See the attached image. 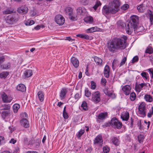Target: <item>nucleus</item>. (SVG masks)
I'll return each instance as SVG.
<instances>
[{
    "mask_svg": "<svg viewBox=\"0 0 153 153\" xmlns=\"http://www.w3.org/2000/svg\"><path fill=\"white\" fill-rule=\"evenodd\" d=\"M127 37L123 35L120 37L113 39L108 43V47L111 51H113L115 49L120 48L124 49L126 47V41Z\"/></svg>",
    "mask_w": 153,
    "mask_h": 153,
    "instance_id": "nucleus-1",
    "label": "nucleus"
},
{
    "mask_svg": "<svg viewBox=\"0 0 153 153\" xmlns=\"http://www.w3.org/2000/svg\"><path fill=\"white\" fill-rule=\"evenodd\" d=\"M120 3L118 0H114L111 2L108 6H105L102 8V13L105 15L109 13H115L119 10Z\"/></svg>",
    "mask_w": 153,
    "mask_h": 153,
    "instance_id": "nucleus-2",
    "label": "nucleus"
},
{
    "mask_svg": "<svg viewBox=\"0 0 153 153\" xmlns=\"http://www.w3.org/2000/svg\"><path fill=\"white\" fill-rule=\"evenodd\" d=\"M7 23L9 24H13L17 22L19 19V17L18 14L13 15H10L5 18Z\"/></svg>",
    "mask_w": 153,
    "mask_h": 153,
    "instance_id": "nucleus-3",
    "label": "nucleus"
},
{
    "mask_svg": "<svg viewBox=\"0 0 153 153\" xmlns=\"http://www.w3.org/2000/svg\"><path fill=\"white\" fill-rule=\"evenodd\" d=\"M66 14L69 16V18L71 20L75 21L77 19L76 15L73 14V9L70 7H66L65 10Z\"/></svg>",
    "mask_w": 153,
    "mask_h": 153,
    "instance_id": "nucleus-4",
    "label": "nucleus"
},
{
    "mask_svg": "<svg viewBox=\"0 0 153 153\" xmlns=\"http://www.w3.org/2000/svg\"><path fill=\"white\" fill-rule=\"evenodd\" d=\"M146 104L144 102H142L138 107V114L140 117H144L146 114L145 111Z\"/></svg>",
    "mask_w": 153,
    "mask_h": 153,
    "instance_id": "nucleus-5",
    "label": "nucleus"
},
{
    "mask_svg": "<svg viewBox=\"0 0 153 153\" xmlns=\"http://www.w3.org/2000/svg\"><path fill=\"white\" fill-rule=\"evenodd\" d=\"M111 124L112 127L118 129L120 128L122 126V123L116 118H113L111 122Z\"/></svg>",
    "mask_w": 153,
    "mask_h": 153,
    "instance_id": "nucleus-6",
    "label": "nucleus"
},
{
    "mask_svg": "<svg viewBox=\"0 0 153 153\" xmlns=\"http://www.w3.org/2000/svg\"><path fill=\"white\" fill-rule=\"evenodd\" d=\"M91 100L95 103L99 102L100 101V94L99 91H96L92 93Z\"/></svg>",
    "mask_w": 153,
    "mask_h": 153,
    "instance_id": "nucleus-7",
    "label": "nucleus"
},
{
    "mask_svg": "<svg viewBox=\"0 0 153 153\" xmlns=\"http://www.w3.org/2000/svg\"><path fill=\"white\" fill-rule=\"evenodd\" d=\"M55 21L58 25H62L64 23L65 19L64 17L62 15H57L55 17Z\"/></svg>",
    "mask_w": 153,
    "mask_h": 153,
    "instance_id": "nucleus-8",
    "label": "nucleus"
},
{
    "mask_svg": "<svg viewBox=\"0 0 153 153\" xmlns=\"http://www.w3.org/2000/svg\"><path fill=\"white\" fill-rule=\"evenodd\" d=\"M136 27V25L133 24L132 22H129L126 27V33L129 34H131L133 32V30H134Z\"/></svg>",
    "mask_w": 153,
    "mask_h": 153,
    "instance_id": "nucleus-9",
    "label": "nucleus"
},
{
    "mask_svg": "<svg viewBox=\"0 0 153 153\" xmlns=\"http://www.w3.org/2000/svg\"><path fill=\"white\" fill-rule=\"evenodd\" d=\"M103 142L102 135L100 134L97 136L94 139V144L101 146L103 144Z\"/></svg>",
    "mask_w": 153,
    "mask_h": 153,
    "instance_id": "nucleus-10",
    "label": "nucleus"
},
{
    "mask_svg": "<svg viewBox=\"0 0 153 153\" xmlns=\"http://www.w3.org/2000/svg\"><path fill=\"white\" fill-rule=\"evenodd\" d=\"M146 85V84L144 83L140 84L136 83L135 86V90L137 93H139Z\"/></svg>",
    "mask_w": 153,
    "mask_h": 153,
    "instance_id": "nucleus-11",
    "label": "nucleus"
},
{
    "mask_svg": "<svg viewBox=\"0 0 153 153\" xmlns=\"http://www.w3.org/2000/svg\"><path fill=\"white\" fill-rule=\"evenodd\" d=\"M1 96L2 100L4 102H10L12 100V97H8L7 95L4 92L2 93Z\"/></svg>",
    "mask_w": 153,
    "mask_h": 153,
    "instance_id": "nucleus-12",
    "label": "nucleus"
},
{
    "mask_svg": "<svg viewBox=\"0 0 153 153\" xmlns=\"http://www.w3.org/2000/svg\"><path fill=\"white\" fill-rule=\"evenodd\" d=\"M137 10L139 12L143 13L147 9V6L144 3L138 5L137 7Z\"/></svg>",
    "mask_w": 153,
    "mask_h": 153,
    "instance_id": "nucleus-13",
    "label": "nucleus"
},
{
    "mask_svg": "<svg viewBox=\"0 0 153 153\" xmlns=\"http://www.w3.org/2000/svg\"><path fill=\"white\" fill-rule=\"evenodd\" d=\"M102 30L97 27H94L89 28L85 30V31L87 33H92L96 31L101 32Z\"/></svg>",
    "mask_w": 153,
    "mask_h": 153,
    "instance_id": "nucleus-14",
    "label": "nucleus"
},
{
    "mask_svg": "<svg viewBox=\"0 0 153 153\" xmlns=\"http://www.w3.org/2000/svg\"><path fill=\"white\" fill-rule=\"evenodd\" d=\"M76 13L78 15L83 16L85 14L86 10L84 7H79L76 10Z\"/></svg>",
    "mask_w": 153,
    "mask_h": 153,
    "instance_id": "nucleus-15",
    "label": "nucleus"
},
{
    "mask_svg": "<svg viewBox=\"0 0 153 153\" xmlns=\"http://www.w3.org/2000/svg\"><path fill=\"white\" fill-rule=\"evenodd\" d=\"M28 11V9L25 5L22 6L18 8L17 11L21 14H25Z\"/></svg>",
    "mask_w": 153,
    "mask_h": 153,
    "instance_id": "nucleus-16",
    "label": "nucleus"
},
{
    "mask_svg": "<svg viewBox=\"0 0 153 153\" xmlns=\"http://www.w3.org/2000/svg\"><path fill=\"white\" fill-rule=\"evenodd\" d=\"M21 125L25 128H27L29 127V122L27 119L23 118L20 120Z\"/></svg>",
    "mask_w": 153,
    "mask_h": 153,
    "instance_id": "nucleus-17",
    "label": "nucleus"
},
{
    "mask_svg": "<svg viewBox=\"0 0 153 153\" xmlns=\"http://www.w3.org/2000/svg\"><path fill=\"white\" fill-rule=\"evenodd\" d=\"M131 87L128 85H126L122 88V90L124 93L126 95H128L130 93Z\"/></svg>",
    "mask_w": 153,
    "mask_h": 153,
    "instance_id": "nucleus-18",
    "label": "nucleus"
},
{
    "mask_svg": "<svg viewBox=\"0 0 153 153\" xmlns=\"http://www.w3.org/2000/svg\"><path fill=\"white\" fill-rule=\"evenodd\" d=\"M129 114L126 111L123 112L121 115V117L123 120L125 121H127L129 119Z\"/></svg>",
    "mask_w": 153,
    "mask_h": 153,
    "instance_id": "nucleus-19",
    "label": "nucleus"
},
{
    "mask_svg": "<svg viewBox=\"0 0 153 153\" xmlns=\"http://www.w3.org/2000/svg\"><path fill=\"white\" fill-rule=\"evenodd\" d=\"M67 92V89L66 88H64L62 89L59 94L61 100H62L64 99Z\"/></svg>",
    "mask_w": 153,
    "mask_h": 153,
    "instance_id": "nucleus-20",
    "label": "nucleus"
},
{
    "mask_svg": "<svg viewBox=\"0 0 153 153\" xmlns=\"http://www.w3.org/2000/svg\"><path fill=\"white\" fill-rule=\"evenodd\" d=\"M71 62L73 66L76 68H77L79 65V61L75 57H72L71 59Z\"/></svg>",
    "mask_w": 153,
    "mask_h": 153,
    "instance_id": "nucleus-21",
    "label": "nucleus"
},
{
    "mask_svg": "<svg viewBox=\"0 0 153 153\" xmlns=\"http://www.w3.org/2000/svg\"><path fill=\"white\" fill-rule=\"evenodd\" d=\"M130 19L132 20L133 24L137 26L138 22V17L136 15H134L130 17Z\"/></svg>",
    "mask_w": 153,
    "mask_h": 153,
    "instance_id": "nucleus-22",
    "label": "nucleus"
},
{
    "mask_svg": "<svg viewBox=\"0 0 153 153\" xmlns=\"http://www.w3.org/2000/svg\"><path fill=\"white\" fill-rule=\"evenodd\" d=\"M110 72V68L109 66L106 65L105 67L104 71V74L105 77H108Z\"/></svg>",
    "mask_w": 153,
    "mask_h": 153,
    "instance_id": "nucleus-23",
    "label": "nucleus"
},
{
    "mask_svg": "<svg viewBox=\"0 0 153 153\" xmlns=\"http://www.w3.org/2000/svg\"><path fill=\"white\" fill-rule=\"evenodd\" d=\"M144 98L146 101L149 102H151L153 101L152 97L149 94H145Z\"/></svg>",
    "mask_w": 153,
    "mask_h": 153,
    "instance_id": "nucleus-24",
    "label": "nucleus"
},
{
    "mask_svg": "<svg viewBox=\"0 0 153 153\" xmlns=\"http://www.w3.org/2000/svg\"><path fill=\"white\" fill-rule=\"evenodd\" d=\"M94 60L97 65H102V61L101 58L97 56H95L94 57Z\"/></svg>",
    "mask_w": 153,
    "mask_h": 153,
    "instance_id": "nucleus-25",
    "label": "nucleus"
},
{
    "mask_svg": "<svg viewBox=\"0 0 153 153\" xmlns=\"http://www.w3.org/2000/svg\"><path fill=\"white\" fill-rule=\"evenodd\" d=\"M16 89L22 92H24L26 91V88L25 86L22 84H19L16 87Z\"/></svg>",
    "mask_w": 153,
    "mask_h": 153,
    "instance_id": "nucleus-26",
    "label": "nucleus"
},
{
    "mask_svg": "<svg viewBox=\"0 0 153 153\" xmlns=\"http://www.w3.org/2000/svg\"><path fill=\"white\" fill-rule=\"evenodd\" d=\"M84 21L86 23L91 24L93 21V18L91 16H87L84 19Z\"/></svg>",
    "mask_w": 153,
    "mask_h": 153,
    "instance_id": "nucleus-27",
    "label": "nucleus"
},
{
    "mask_svg": "<svg viewBox=\"0 0 153 153\" xmlns=\"http://www.w3.org/2000/svg\"><path fill=\"white\" fill-rule=\"evenodd\" d=\"M147 15L150 18V20L151 24H153V12L149 10H147Z\"/></svg>",
    "mask_w": 153,
    "mask_h": 153,
    "instance_id": "nucleus-28",
    "label": "nucleus"
},
{
    "mask_svg": "<svg viewBox=\"0 0 153 153\" xmlns=\"http://www.w3.org/2000/svg\"><path fill=\"white\" fill-rule=\"evenodd\" d=\"M144 30V27L142 25H139L137 27L136 26V27L134 29L135 32H143Z\"/></svg>",
    "mask_w": 153,
    "mask_h": 153,
    "instance_id": "nucleus-29",
    "label": "nucleus"
},
{
    "mask_svg": "<svg viewBox=\"0 0 153 153\" xmlns=\"http://www.w3.org/2000/svg\"><path fill=\"white\" fill-rule=\"evenodd\" d=\"M117 27L119 29L124 28L126 26L125 24L121 21H118L117 23Z\"/></svg>",
    "mask_w": 153,
    "mask_h": 153,
    "instance_id": "nucleus-30",
    "label": "nucleus"
},
{
    "mask_svg": "<svg viewBox=\"0 0 153 153\" xmlns=\"http://www.w3.org/2000/svg\"><path fill=\"white\" fill-rule=\"evenodd\" d=\"M107 116V113H102L99 114L97 117L99 119L102 120L105 119Z\"/></svg>",
    "mask_w": 153,
    "mask_h": 153,
    "instance_id": "nucleus-31",
    "label": "nucleus"
},
{
    "mask_svg": "<svg viewBox=\"0 0 153 153\" xmlns=\"http://www.w3.org/2000/svg\"><path fill=\"white\" fill-rule=\"evenodd\" d=\"M76 36L82 39H89V36L87 34L84 33L77 34L76 35Z\"/></svg>",
    "mask_w": 153,
    "mask_h": 153,
    "instance_id": "nucleus-32",
    "label": "nucleus"
},
{
    "mask_svg": "<svg viewBox=\"0 0 153 153\" xmlns=\"http://www.w3.org/2000/svg\"><path fill=\"white\" fill-rule=\"evenodd\" d=\"M13 10L11 8H8L4 10L3 12L4 14H8L13 13Z\"/></svg>",
    "mask_w": 153,
    "mask_h": 153,
    "instance_id": "nucleus-33",
    "label": "nucleus"
},
{
    "mask_svg": "<svg viewBox=\"0 0 153 153\" xmlns=\"http://www.w3.org/2000/svg\"><path fill=\"white\" fill-rule=\"evenodd\" d=\"M104 92L106 95L112 98H114L116 97V95L112 92L108 91L105 90Z\"/></svg>",
    "mask_w": 153,
    "mask_h": 153,
    "instance_id": "nucleus-34",
    "label": "nucleus"
},
{
    "mask_svg": "<svg viewBox=\"0 0 153 153\" xmlns=\"http://www.w3.org/2000/svg\"><path fill=\"white\" fill-rule=\"evenodd\" d=\"M33 74L31 70H27L24 73L25 76L27 77H29L31 76Z\"/></svg>",
    "mask_w": 153,
    "mask_h": 153,
    "instance_id": "nucleus-35",
    "label": "nucleus"
},
{
    "mask_svg": "<svg viewBox=\"0 0 153 153\" xmlns=\"http://www.w3.org/2000/svg\"><path fill=\"white\" fill-rule=\"evenodd\" d=\"M112 142L115 145L117 146L119 145V140L116 138L113 137L111 139Z\"/></svg>",
    "mask_w": 153,
    "mask_h": 153,
    "instance_id": "nucleus-36",
    "label": "nucleus"
},
{
    "mask_svg": "<svg viewBox=\"0 0 153 153\" xmlns=\"http://www.w3.org/2000/svg\"><path fill=\"white\" fill-rule=\"evenodd\" d=\"M9 113V111L8 110L3 111L1 112V116L2 118H4L8 115Z\"/></svg>",
    "mask_w": 153,
    "mask_h": 153,
    "instance_id": "nucleus-37",
    "label": "nucleus"
},
{
    "mask_svg": "<svg viewBox=\"0 0 153 153\" xmlns=\"http://www.w3.org/2000/svg\"><path fill=\"white\" fill-rule=\"evenodd\" d=\"M119 65L118 61L117 60H114L112 63L113 69L114 70Z\"/></svg>",
    "mask_w": 153,
    "mask_h": 153,
    "instance_id": "nucleus-38",
    "label": "nucleus"
},
{
    "mask_svg": "<svg viewBox=\"0 0 153 153\" xmlns=\"http://www.w3.org/2000/svg\"><path fill=\"white\" fill-rule=\"evenodd\" d=\"M20 106L17 103L13 105V111L15 113L17 112L18 110L20 108Z\"/></svg>",
    "mask_w": 153,
    "mask_h": 153,
    "instance_id": "nucleus-39",
    "label": "nucleus"
},
{
    "mask_svg": "<svg viewBox=\"0 0 153 153\" xmlns=\"http://www.w3.org/2000/svg\"><path fill=\"white\" fill-rule=\"evenodd\" d=\"M39 98L41 102H42L44 100V96L42 92L39 91L38 93Z\"/></svg>",
    "mask_w": 153,
    "mask_h": 153,
    "instance_id": "nucleus-40",
    "label": "nucleus"
},
{
    "mask_svg": "<svg viewBox=\"0 0 153 153\" xmlns=\"http://www.w3.org/2000/svg\"><path fill=\"white\" fill-rule=\"evenodd\" d=\"M9 72L7 71L3 72L0 74V78H6L9 74Z\"/></svg>",
    "mask_w": 153,
    "mask_h": 153,
    "instance_id": "nucleus-41",
    "label": "nucleus"
},
{
    "mask_svg": "<svg viewBox=\"0 0 153 153\" xmlns=\"http://www.w3.org/2000/svg\"><path fill=\"white\" fill-rule=\"evenodd\" d=\"M81 108L84 110H86L87 109L88 107L87 104L85 101H83L81 105Z\"/></svg>",
    "mask_w": 153,
    "mask_h": 153,
    "instance_id": "nucleus-42",
    "label": "nucleus"
},
{
    "mask_svg": "<svg viewBox=\"0 0 153 153\" xmlns=\"http://www.w3.org/2000/svg\"><path fill=\"white\" fill-rule=\"evenodd\" d=\"M129 7V5L128 4H124L122 6L121 9L122 11H125L127 10Z\"/></svg>",
    "mask_w": 153,
    "mask_h": 153,
    "instance_id": "nucleus-43",
    "label": "nucleus"
},
{
    "mask_svg": "<svg viewBox=\"0 0 153 153\" xmlns=\"http://www.w3.org/2000/svg\"><path fill=\"white\" fill-rule=\"evenodd\" d=\"M146 52L149 54L152 53L153 52V49L150 46H149L147 48Z\"/></svg>",
    "mask_w": 153,
    "mask_h": 153,
    "instance_id": "nucleus-44",
    "label": "nucleus"
},
{
    "mask_svg": "<svg viewBox=\"0 0 153 153\" xmlns=\"http://www.w3.org/2000/svg\"><path fill=\"white\" fill-rule=\"evenodd\" d=\"M85 131L84 129H81L76 134V136L78 138H80L81 136L84 133Z\"/></svg>",
    "mask_w": 153,
    "mask_h": 153,
    "instance_id": "nucleus-45",
    "label": "nucleus"
},
{
    "mask_svg": "<svg viewBox=\"0 0 153 153\" xmlns=\"http://www.w3.org/2000/svg\"><path fill=\"white\" fill-rule=\"evenodd\" d=\"M110 150L109 147L107 146H104L103 148V153H108Z\"/></svg>",
    "mask_w": 153,
    "mask_h": 153,
    "instance_id": "nucleus-46",
    "label": "nucleus"
},
{
    "mask_svg": "<svg viewBox=\"0 0 153 153\" xmlns=\"http://www.w3.org/2000/svg\"><path fill=\"white\" fill-rule=\"evenodd\" d=\"M41 143V140L39 139H36L35 140L34 144L36 146V147L37 148L39 147V144Z\"/></svg>",
    "mask_w": 153,
    "mask_h": 153,
    "instance_id": "nucleus-47",
    "label": "nucleus"
},
{
    "mask_svg": "<svg viewBox=\"0 0 153 153\" xmlns=\"http://www.w3.org/2000/svg\"><path fill=\"white\" fill-rule=\"evenodd\" d=\"M141 75L144 79H147L148 78V74L146 72H142L141 73Z\"/></svg>",
    "mask_w": 153,
    "mask_h": 153,
    "instance_id": "nucleus-48",
    "label": "nucleus"
},
{
    "mask_svg": "<svg viewBox=\"0 0 153 153\" xmlns=\"http://www.w3.org/2000/svg\"><path fill=\"white\" fill-rule=\"evenodd\" d=\"M1 67L3 69H8L10 67V64L9 63H7L6 64L1 65Z\"/></svg>",
    "mask_w": 153,
    "mask_h": 153,
    "instance_id": "nucleus-49",
    "label": "nucleus"
},
{
    "mask_svg": "<svg viewBox=\"0 0 153 153\" xmlns=\"http://www.w3.org/2000/svg\"><path fill=\"white\" fill-rule=\"evenodd\" d=\"M34 23V22L32 20H28L25 22V24L26 25H31Z\"/></svg>",
    "mask_w": 153,
    "mask_h": 153,
    "instance_id": "nucleus-50",
    "label": "nucleus"
},
{
    "mask_svg": "<svg viewBox=\"0 0 153 153\" xmlns=\"http://www.w3.org/2000/svg\"><path fill=\"white\" fill-rule=\"evenodd\" d=\"M81 92H79L78 93H76L74 95V98L76 100H78L79 98L81 97Z\"/></svg>",
    "mask_w": 153,
    "mask_h": 153,
    "instance_id": "nucleus-51",
    "label": "nucleus"
},
{
    "mask_svg": "<svg viewBox=\"0 0 153 153\" xmlns=\"http://www.w3.org/2000/svg\"><path fill=\"white\" fill-rule=\"evenodd\" d=\"M136 97V94L134 93H131L130 94V99L132 101H134L135 100Z\"/></svg>",
    "mask_w": 153,
    "mask_h": 153,
    "instance_id": "nucleus-52",
    "label": "nucleus"
},
{
    "mask_svg": "<svg viewBox=\"0 0 153 153\" xmlns=\"http://www.w3.org/2000/svg\"><path fill=\"white\" fill-rule=\"evenodd\" d=\"M2 107L3 108L2 109L4 110H8L10 108V106L9 104H4L2 105Z\"/></svg>",
    "mask_w": 153,
    "mask_h": 153,
    "instance_id": "nucleus-53",
    "label": "nucleus"
},
{
    "mask_svg": "<svg viewBox=\"0 0 153 153\" xmlns=\"http://www.w3.org/2000/svg\"><path fill=\"white\" fill-rule=\"evenodd\" d=\"M153 114V107H152L149 110V112L147 114V116L149 118L152 117V115Z\"/></svg>",
    "mask_w": 153,
    "mask_h": 153,
    "instance_id": "nucleus-54",
    "label": "nucleus"
},
{
    "mask_svg": "<svg viewBox=\"0 0 153 153\" xmlns=\"http://www.w3.org/2000/svg\"><path fill=\"white\" fill-rule=\"evenodd\" d=\"M139 60V57L137 56H134L131 61L132 63H134L137 62Z\"/></svg>",
    "mask_w": 153,
    "mask_h": 153,
    "instance_id": "nucleus-55",
    "label": "nucleus"
},
{
    "mask_svg": "<svg viewBox=\"0 0 153 153\" xmlns=\"http://www.w3.org/2000/svg\"><path fill=\"white\" fill-rule=\"evenodd\" d=\"M101 4L100 1H97L96 4L94 7H93V8L95 10L97 9V8L98 7L101 5Z\"/></svg>",
    "mask_w": 153,
    "mask_h": 153,
    "instance_id": "nucleus-56",
    "label": "nucleus"
},
{
    "mask_svg": "<svg viewBox=\"0 0 153 153\" xmlns=\"http://www.w3.org/2000/svg\"><path fill=\"white\" fill-rule=\"evenodd\" d=\"M138 138L139 142L140 143H141L143 142L144 138L143 135L141 134H140L138 135Z\"/></svg>",
    "mask_w": 153,
    "mask_h": 153,
    "instance_id": "nucleus-57",
    "label": "nucleus"
},
{
    "mask_svg": "<svg viewBox=\"0 0 153 153\" xmlns=\"http://www.w3.org/2000/svg\"><path fill=\"white\" fill-rule=\"evenodd\" d=\"M91 88L92 89H95L96 88V83L94 81H92L91 82Z\"/></svg>",
    "mask_w": 153,
    "mask_h": 153,
    "instance_id": "nucleus-58",
    "label": "nucleus"
},
{
    "mask_svg": "<svg viewBox=\"0 0 153 153\" xmlns=\"http://www.w3.org/2000/svg\"><path fill=\"white\" fill-rule=\"evenodd\" d=\"M5 143V140L4 137L0 136V145L4 144Z\"/></svg>",
    "mask_w": 153,
    "mask_h": 153,
    "instance_id": "nucleus-59",
    "label": "nucleus"
},
{
    "mask_svg": "<svg viewBox=\"0 0 153 153\" xmlns=\"http://www.w3.org/2000/svg\"><path fill=\"white\" fill-rule=\"evenodd\" d=\"M127 58L126 57H124L122 60L121 62L120 63L119 67H121L126 62V61Z\"/></svg>",
    "mask_w": 153,
    "mask_h": 153,
    "instance_id": "nucleus-60",
    "label": "nucleus"
},
{
    "mask_svg": "<svg viewBox=\"0 0 153 153\" xmlns=\"http://www.w3.org/2000/svg\"><path fill=\"white\" fill-rule=\"evenodd\" d=\"M21 119H22L23 118H26V119H27V115L25 112L22 113L21 114Z\"/></svg>",
    "mask_w": 153,
    "mask_h": 153,
    "instance_id": "nucleus-61",
    "label": "nucleus"
},
{
    "mask_svg": "<svg viewBox=\"0 0 153 153\" xmlns=\"http://www.w3.org/2000/svg\"><path fill=\"white\" fill-rule=\"evenodd\" d=\"M85 95L87 97H89L90 96L91 93L88 91V89H86L85 90Z\"/></svg>",
    "mask_w": 153,
    "mask_h": 153,
    "instance_id": "nucleus-62",
    "label": "nucleus"
},
{
    "mask_svg": "<svg viewBox=\"0 0 153 153\" xmlns=\"http://www.w3.org/2000/svg\"><path fill=\"white\" fill-rule=\"evenodd\" d=\"M148 70L150 75L151 77L152 78H153V69H148Z\"/></svg>",
    "mask_w": 153,
    "mask_h": 153,
    "instance_id": "nucleus-63",
    "label": "nucleus"
},
{
    "mask_svg": "<svg viewBox=\"0 0 153 153\" xmlns=\"http://www.w3.org/2000/svg\"><path fill=\"white\" fill-rule=\"evenodd\" d=\"M101 82L102 85H105L106 82V80L105 79L102 78L101 80Z\"/></svg>",
    "mask_w": 153,
    "mask_h": 153,
    "instance_id": "nucleus-64",
    "label": "nucleus"
}]
</instances>
